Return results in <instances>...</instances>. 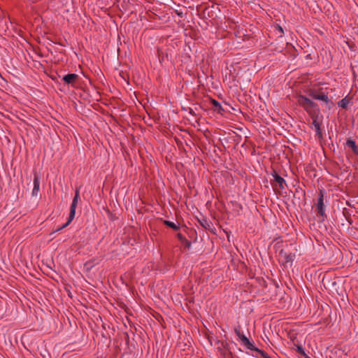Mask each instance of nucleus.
<instances>
[{"instance_id": "0eeeda50", "label": "nucleus", "mask_w": 358, "mask_h": 358, "mask_svg": "<svg viewBox=\"0 0 358 358\" xmlns=\"http://www.w3.org/2000/svg\"><path fill=\"white\" fill-rule=\"evenodd\" d=\"M216 344L218 345L217 349L222 355H226L229 352V344L225 341H217Z\"/></svg>"}, {"instance_id": "c756f323", "label": "nucleus", "mask_w": 358, "mask_h": 358, "mask_svg": "<svg viewBox=\"0 0 358 358\" xmlns=\"http://www.w3.org/2000/svg\"><path fill=\"white\" fill-rule=\"evenodd\" d=\"M270 358H271V357H270Z\"/></svg>"}, {"instance_id": "39448f33", "label": "nucleus", "mask_w": 358, "mask_h": 358, "mask_svg": "<svg viewBox=\"0 0 358 358\" xmlns=\"http://www.w3.org/2000/svg\"><path fill=\"white\" fill-rule=\"evenodd\" d=\"M78 75L76 73H69L62 77V80L67 85L74 86V83L78 80Z\"/></svg>"}, {"instance_id": "1a4fd4ad", "label": "nucleus", "mask_w": 358, "mask_h": 358, "mask_svg": "<svg viewBox=\"0 0 358 358\" xmlns=\"http://www.w3.org/2000/svg\"><path fill=\"white\" fill-rule=\"evenodd\" d=\"M338 295L341 297V301H339V306L341 308L345 307L348 303V298L345 291H341V293H338Z\"/></svg>"}, {"instance_id": "aec40b11", "label": "nucleus", "mask_w": 358, "mask_h": 358, "mask_svg": "<svg viewBox=\"0 0 358 358\" xmlns=\"http://www.w3.org/2000/svg\"><path fill=\"white\" fill-rule=\"evenodd\" d=\"M256 352L259 353L262 358H270L271 357L264 350L259 348L256 349Z\"/></svg>"}, {"instance_id": "5701e85b", "label": "nucleus", "mask_w": 358, "mask_h": 358, "mask_svg": "<svg viewBox=\"0 0 358 358\" xmlns=\"http://www.w3.org/2000/svg\"><path fill=\"white\" fill-rule=\"evenodd\" d=\"M274 27H275V30L278 31L280 34V36H282V34L284 33L282 27L281 26H280L279 24L275 25Z\"/></svg>"}, {"instance_id": "f03ea898", "label": "nucleus", "mask_w": 358, "mask_h": 358, "mask_svg": "<svg viewBox=\"0 0 358 358\" xmlns=\"http://www.w3.org/2000/svg\"><path fill=\"white\" fill-rule=\"evenodd\" d=\"M79 198H80V192H79V189H77L76 190L75 196L73 199V201H72V203H71V205L70 207V213H69V215L67 222L65 224H64L63 225H62L61 227H59V228H57L55 231V232L59 231L66 228L73 221V220L74 219L75 215H76V207H77V205L78 203Z\"/></svg>"}, {"instance_id": "f8f14e48", "label": "nucleus", "mask_w": 358, "mask_h": 358, "mask_svg": "<svg viewBox=\"0 0 358 358\" xmlns=\"http://www.w3.org/2000/svg\"><path fill=\"white\" fill-rule=\"evenodd\" d=\"M199 222L201 224L202 227H203L205 229H210L211 227V222L207 220L206 218H202L201 220H199Z\"/></svg>"}, {"instance_id": "7ed1b4c3", "label": "nucleus", "mask_w": 358, "mask_h": 358, "mask_svg": "<svg viewBox=\"0 0 358 358\" xmlns=\"http://www.w3.org/2000/svg\"><path fill=\"white\" fill-rule=\"evenodd\" d=\"M271 176L273 177V181H271V185L273 187L278 185L280 190L285 189V186L286 185L285 179L279 176L275 170L272 171Z\"/></svg>"}, {"instance_id": "412c9836", "label": "nucleus", "mask_w": 358, "mask_h": 358, "mask_svg": "<svg viewBox=\"0 0 358 358\" xmlns=\"http://www.w3.org/2000/svg\"><path fill=\"white\" fill-rule=\"evenodd\" d=\"M256 352L259 353L262 358H270L271 357L264 350L259 348L256 349Z\"/></svg>"}, {"instance_id": "6e6552de", "label": "nucleus", "mask_w": 358, "mask_h": 358, "mask_svg": "<svg viewBox=\"0 0 358 358\" xmlns=\"http://www.w3.org/2000/svg\"><path fill=\"white\" fill-rule=\"evenodd\" d=\"M210 104L212 106L213 109L216 111L217 113L220 114H222V112L224 111V109L222 108L221 103L218 102L217 100L211 99Z\"/></svg>"}, {"instance_id": "4468645a", "label": "nucleus", "mask_w": 358, "mask_h": 358, "mask_svg": "<svg viewBox=\"0 0 358 358\" xmlns=\"http://www.w3.org/2000/svg\"><path fill=\"white\" fill-rule=\"evenodd\" d=\"M350 103V99L345 97L338 102V106L343 108H346Z\"/></svg>"}, {"instance_id": "a211bd4d", "label": "nucleus", "mask_w": 358, "mask_h": 358, "mask_svg": "<svg viewBox=\"0 0 358 358\" xmlns=\"http://www.w3.org/2000/svg\"><path fill=\"white\" fill-rule=\"evenodd\" d=\"M317 210V216L319 217H321L322 220H324V208H316Z\"/></svg>"}, {"instance_id": "f257e3e1", "label": "nucleus", "mask_w": 358, "mask_h": 358, "mask_svg": "<svg viewBox=\"0 0 358 358\" xmlns=\"http://www.w3.org/2000/svg\"><path fill=\"white\" fill-rule=\"evenodd\" d=\"M298 103L299 106L303 107L311 115H315L319 110L317 105L303 95L299 96Z\"/></svg>"}, {"instance_id": "20e7f679", "label": "nucleus", "mask_w": 358, "mask_h": 358, "mask_svg": "<svg viewBox=\"0 0 358 358\" xmlns=\"http://www.w3.org/2000/svg\"><path fill=\"white\" fill-rule=\"evenodd\" d=\"M279 257L285 265L294 261V255L287 253L284 250H281L279 252Z\"/></svg>"}, {"instance_id": "9b49d317", "label": "nucleus", "mask_w": 358, "mask_h": 358, "mask_svg": "<svg viewBox=\"0 0 358 358\" xmlns=\"http://www.w3.org/2000/svg\"><path fill=\"white\" fill-rule=\"evenodd\" d=\"M243 344L249 350L256 351V348L248 338H243Z\"/></svg>"}, {"instance_id": "393cba45", "label": "nucleus", "mask_w": 358, "mask_h": 358, "mask_svg": "<svg viewBox=\"0 0 358 358\" xmlns=\"http://www.w3.org/2000/svg\"><path fill=\"white\" fill-rule=\"evenodd\" d=\"M347 145L351 147L353 150L356 148L355 143L353 141L348 140L347 141Z\"/></svg>"}, {"instance_id": "4be33fe9", "label": "nucleus", "mask_w": 358, "mask_h": 358, "mask_svg": "<svg viewBox=\"0 0 358 358\" xmlns=\"http://www.w3.org/2000/svg\"><path fill=\"white\" fill-rule=\"evenodd\" d=\"M181 243L185 248H187V249H189L192 245V243L189 241H188L187 238L184 241H182Z\"/></svg>"}, {"instance_id": "9d476101", "label": "nucleus", "mask_w": 358, "mask_h": 358, "mask_svg": "<svg viewBox=\"0 0 358 358\" xmlns=\"http://www.w3.org/2000/svg\"><path fill=\"white\" fill-rule=\"evenodd\" d=\"M324 287L327 289L331 286L334 287L336 285V282H332L329 273H326L322 280Z\"/></svg>"}, {"instance_id": "ddd939ff", "label": "nucleus", "mask_w": 358, "mask_h": 358, "mask_svg": "<svg viewBox=\"0 0 358 358\" xmlns=\"http://www.w3.org/2000/svg\"><path fill=\"white\" fill-rule=\"evenodd\" d=\"M324 194H323V191L322 190H320V194H319V197L317 199V207L316 208H324Z\"/></svg>"}, {"instance_id": "423d86ee", "label": "nucleus", "mask_w": 358, "mask_h": 358, "mask_svg": "<svg viewBox=\"0 0 358 358\" xmlns=\"http://www.w3.org/2000/svg\"><path fill=\"white\" fill-rule=\"evenodd\" d=\"M40 190V176L38 173H34V188L32 190V196H36Z\"/></svg>"}, {"instance_id": "a878e982", "label": "nucleus", "mask_w": 358, "mask_h": 358, "mask_svg": "<svg viewBox=\"0 0 358 358\" xmlns=\"http://www.w3.org/2000/svg\"><path fill=\"white\" fill-rule=\"evenodd\" d=\"M177 238L181 243L186 239V238L181 233H178L177 234Z\"/></svg>"}, {"instance_id": "6ab92c4d", "label": "nucleus", "mask_w": 358, "mask_h": 358, "mask_svg": "<svg viewBox=\"0 0 358 358\" xmlns=\"http://www.w3.org/2000/svg\"><path fill=\"white\" fill-rule=\"evenodd\" d=\"M320 92H317V90H311L309 91L308 95L313 99H317V97L319 96V94Z\"/></svg>"}, {"instance_id": "cd10ccee", "label": "nucleus", "mask_w": 358, "mask_h": 358, "mask_svg": "<svg viewBox=\"0 0 358 358\" xmlns=\"http://www.w3.org/2000/svg\"><path fill=\"white\" fill-rule=\"evenodd\" d=\"M298 352H299L301 355H306V354H305V352H304V350H303V348H302V347H298Z\"/></svg>"}, {"instance_id": "f3484780", "label": "nucleus", "mask_w": 358, "mask_h": 358, "mask_svg": "<svg viewBox=\"0 0 358 358\" xmlns=\"http://www.w3.org/2000/svg\"><path fill=\"white\" fill-rule=\"evenodd\" d=\"M234 331L236 334V336L241 339V341L243 342V338H247L244 334H243L241 332V328L240 327H236L234 329Z\"/></svg>"}, {"instance_id": "dca6fc26", "label": "nucleus", "mask_w": 358, "mask_h": 358, "mask_svg": "<svg viewBox=\"0 0 358 358\" xmlns=\"http://www.w3.org/2000/svg\"><path fill=\"white\" fill-rule=\"evenodd\" d=\"M317 100L323 101H324L327 103H329L328 96L327 94H325L324 92H320V94H319V96L317 97Z\"/></svg>"}, {"instance_id": "2eb2a0df", "label": "nucleus", "mask_w": 358, "mask_h": 358, "mask_svg": "<svg viewBox=\"0 0 358 358\" xmlns=\"http://www.w3.org/2000/svg\"><path fill=\"white\" fill-rule=\"evenodd\" d=\"M164 223L165 225H166L167 227L173 229V230L177 231V230L179 229V227L178 225H176L173 222H171V221H169V220H164Z\"/></svg>"}, {"instance_id": "bb28decb", "label": "nucleus", "mask_w": 358, "mask_h": 358, "mask_svg": "<svg viewBox=\"0 0 358 358\" xmlns=\"http://www.w3.org/2000/svg\"><path fill=\"white\" fill-rule=\"evenodd\" d=\"M313 124H314V126L317 130H320V124L316 120H313Z\"/></svg>"}, {"instance_id": "c85d7f7f", "label": "nucleus", "mask_w": 358, "mask_h": 358, "mask_svg": "<svg viewBox=\"0 0 358 358\" xmlns=\"http://www.w3.org/2000/svg\"><path fill=\"white\" fill-rule=\"evenodd\" d=\"M176 14L179 16L180 17H183V14L182 12H180L178 10H176L175 11Z\"/></svg>"}, {"instance_id": "b1692460", "label": "nucleus", "mask_w": 358, "mask_h": 358, "mask_svg": "<svg viewBox=\"0 0 358 358\" xmlns=\"http://www.w3.org/2000/svg\"><path fill=\"white\" fill-rule=\"evenodd\" d=\"M157 53H158V56H159V60L160 62H162V61L164 60V53L159 49L157 50Z\"/></svg>"}]
</instances>
